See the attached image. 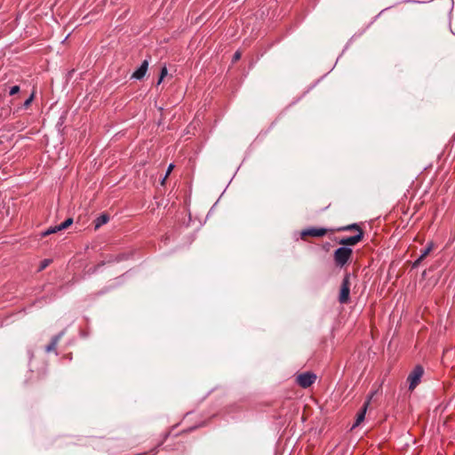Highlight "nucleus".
Wrapping results in <instances>:
<instances>
[{"instance_id": "f257e3e1", "label": "nucleus", "mask_w": 455, "mask_h": 455, "mask_svg": "<svg viewBox=\"0 0 455 455\" xmlns=\"http://www.w3.org/2000/svg\"><path fill=\"white\" fill-rule=\"evenodd\" d=\"M353 251L348 247L338 248L333 254L335 265L342 267L350 260Z\"/></svg>"}, {"instance_id": "f03ea898", "label": "nucleus", "mask_w": 455, "mask_h": 455, "mask_svg": "<svg viewBox=\"0 0 455 455\" xmlns=\"http://www.w3.org/2000/svg\"><path fill=\"white\" fill-rule=\"evenodd\" d=\"M350 274L347 273L341 282L339 294V302L340 304H347L350 301Z\"/></svg>"}, {"instance_id": "7ed1b4c3", "label": "nucleus", "mask_w": 455, "mask_h": 455, "mask_svg": "<svg viewBox=\"0 0 455 455\" xmlns=\"http://www.w3.org/2000/svg\"><path fill=\"white\" fill-rule=\"evenodd\" d=\"M424 369L421 365H416L412 371L409 374L407 380L409 382V389L413 390L419 383L423 376Z\"/></svg>"}, {"instance_id": "20e7f679", "label": "nucleus", "mask_w": 455, "mask_h": 455, "mask_svg": "<svg viewBox=\"0 0 455 455\" xmlns=\"http://www.w3.org/2000/svg\"><path fill=\"white\" fill-rule=\"evenodd\" d=\"M315 380L316 375L311 371L300 373L296 378L297 384L303 388L311 387Z\"/></svg>"}, {"instance_id": "39448f33", "label": "nucleus", "mask_w": 455, "mask_h": 455, "mask_svg": "<svg viewBox=\"0 0 455 455\" xmlns=\"http://www.w3.org/2000/svg\"><path fill=\"white\" fill-rule=\"evenodd\" d=\"M328 232H334V230L324 228H309L301 231L300 237L303 240H306L307 236L322 237Z\"/></svg>"}, {"instance_id": "423d86ee", "label": "nucleus", "mask_w": 455, "mask_h": 455, "mask_svg": "<svg viewBox=\"0 0 455 455\" xmlns=\"http://www.w3.org/2000/svg\"><path fill=\"white\" fill-rule=\"evenodd\" d=\"M363 239V231L359 230V233L353 236L343 237L341 239L337 240V243L342 247L353 246L361 242Z\"/></svg>"}, {"instance_id": "0eeeda50", "label": "nucleus", "mask_w": 455, "mask_h": 455, "mask_svg": "<svg viewBox=\"0 0 455 455\" xmlns=\"http://www.w3.org/2000/svg\"><path fill=\"white\" fill-rule=\"evenodd\" d=\"M72 223H73V219L72 218H68L64 222H62L61 224H60L58 226H55V227H51L48 229H46L45 231L42 232L41 236L44 237V236L50 235L52 234L57 233L58 231L66 229L69 226H71Z\"/></svg>"}, {"instance_id": "6e6552de", "label": "nucleus", "mask_w": 455, "mask_h": 455, "mask_svg": "<svg viewBox=\"0 0 455 455\" xmlns=\"http://www.w3.org/2000/svg\"><path fill=\"white\" fill-rule=\"evenodd\" d=\"M372 395H373V394H371L369 396V398L364 402V403L362 406V408L360 409V411L357 412L355 422L354 423L352 428H355V427H358L363 421V419L365 418L366 411L368 409V406L370 404V402H371V399Z\"/></svg>"}, {"instance_id": "1a4fd4ad", "label": "nucleus", "mask_w": 455, "mask_h": 455, "mask_svg": "<svg viewBox=\"0 0 455 455\" xmlns=\"http://www.w3.org/2000/svg\"><path fill=\"white\" fill-rule=\"evenodd\" d=\"M171 435H172L171 430L164 433L163 435L162 440L154 448H152L148 451L137 453L135 455H156L158 453L159 447H161L168 440V438L171 436Z\"/></svg>"}, {"instance_id": "9d476101", "label": "nucleus", "mask_w": 455, "mask_h": 455, "mask_svg": "<svg viewBox=\"0 0 455 455\" xmlns=\"http://www.w3.org/2000/svg\"><path fill=\"white\" fill-rule=\"evenodd\" d=\"M148 60H145L142 61L140 68L136 71L133 72V74L132 75V77L138 79V80L142 79L145 76V75L148 71Z\"/></svg>"}, {"instance_id": "9b49d317", "label": "nucleus", "mask_w": 455, "mask_h": 455, "mask_svg": "<svg viewBox=\"0 0 455 455\" xmlns=\"http://www.w3.org/2000/svg\"><path fill=\"white\" fill-rule=\"evenodd\" d=\"M62 335H63V331H61L60 333H59L52 338L51 342L45 347V351L47 353H51V352L56 353L57 345H58L60 339H61Z\"/></svg>"}, {"instance_id": "f8f14e48", "label": "nucleus", "mask_w": 455, "mask_h": 455, "mask_svg": "<svg viewBox=\"0 0 455 455\" xmlns=\"http://www.w3.org/2000/svg\"><path fill=\"white\" fill-rule=\"evenodd\" d=\"M109 220V216L106 213H102L100 214L98 218H96V220H94V228L95 229H98L100 228L102 225L108 223V221Z\"/></svg>"}, {"instance_id": "ddd939ff", "label": "nucleus", "mask_w": 455, "mask_h": 455, "mask_svg": "<svg viewBox=\"0 0 455 455\" xmlns=\"http://www.w3.org/2000/svg\"><path fill=\"white\" fill-rule=\"evenodd\" d=\"M333 230H334V232L335 231L340 232V231L356 230L357 233H359V230H363V229L361 228V227L358 224L354 223V224H350V225H347V226L338 228L333 229Z\"/></svg>"}, {"instance_id": "4468645a", "label": "nucleus", "mask_w": 455, "mask_h": 455, "mask_svg": "<svg viewBox=\"0 0 455 455\" xmlns=\"http://www.w3.org/2000/svg\"><path fill=\"white\" fill-rule=\"evenodd\" d=\"M81 443H77L82 446H92L93 449H96V445L99 443L96 438L90 439H79Z\"/></svg>"}, {"instance_id": "2eb2a0df", "label": "nucleus", "mask_w": 455, "mask_h": 455, "mask_svg": "<svg viewBox=\"0 0 455 455\" xmlns=\"http://www.w3.org/2000/svg\"><path fill=\"white\" fill-rule=\"evenodd\" d=\"M434 249V243L430 242L427 243V247L421 251V254L419 256V260H423Z\"/></svg>"}, {"instance_id": "dca6fc26", "label": "nucleus", "mask_w": 455, "mask_h": 455, "mask_svg": "<svg viewBox=\"0 0 455 455\" xmlns=\"http://www.w3.org/2000/svg\"><path fill=\"white\" fill-rule=\"evenodd\" d=\"M52 260L51 259H45L42 260L40 262V266L38 267V272H41L44 269H45L52 263Z\"/></svg>"}, {"instance_id": "f3484780", "label": "nucleus", "mask_w": 455, "mask_h": 455, "mask_svg": "<svg viewBox=\"0 0 455 455\" xmlns=\"http://www.w3.org/2000/svg\"><path fill=\"white\" fill-rule=\"evenodd\" d=\"M167 68L164 66L161 69V72H160V76H159V79H158V82L157 84H160L163 81V79L167 76Z\"/></svg>"}, {"instance_id": "a211bd4d", "label": "nucleus", "mask_w": 455, "mask_h": 455, "mask_svg": "<svg viewBox=\"0 0 455 455\" xmlns=\"http://www.w3.org/2000/svg\"><path fill=\"white\" fill-rule=\"evenodd\" d=\"M242 57V52L240 51H236L234 55H233V59H232V62L235 63L236 61H238Z\"/></svg>"}, {"instance_id": "6ab92c4d", "label": "nucleus", "mask_w": 455, "mask_h": 455, "mask_svg": "<svg viewBox=\"0 0 455 455\" xmlns=\"http://www.w3.org/2000/svg\"><path fill=\"white\" fill-rule=\"evenodd\" d=\"M33 100H34V93H32V94L30 95V97H29L28 100H25V102H24V104H23V107H24L25 108H28L30 106V104H31V102L33 101Z\"/></svg>"}, {"instance_id": "aec40b11", "label": "nucleus", "mask_w": 455, "mask_h": 455, "mask_svg": "<svg viewBox=\"0 0 455 455\" xmlns=\"http://www.w3.org/2000/svg\"><path fill=\"white\" fill-rule=\"evenodd\" d=\"M20 92V87L18 85H14L10 90V95H14Z\"/></svg>"}, {"instance_id": "412c9836", "label": "nucleus", "mask_w": 455, "mask_h": 455, "mask_svg": "<svg viewBox=\"0 0 455 455\" xmlns=\"http://www.w3.org/2000/svg\"><path fill=\"white\" fill-rule=\"evenodd\" d=\"M173 168H174V165H173L172 164H171L169 165V167H168L167 171H166L165 175H166V176H169V175L171 174L172 171L173 170Z\"/></svg>"}, {"instance_id": "4be33fe9", "label": "nucleus", "mask_w": 455, "mask_h": 455, "mask_svg": "<svg viewBox=\"0 0 455 455\" xmlns=\"http://www.w3.org/2000/svg\"><path fill=\"white\" fill-rule=\"evenodd\" d=\"M421 261H422V260H419V258H418V259H416V260L413 262V264H412V267H417L420 264V262H421Z\"/></svg>"}, {"instance_id": "5701e85b", "label": "nucleus", "mask_w": 455, "mask_h": 455, "mask_svg": "<svg viewBox=\"0 0 455 455\" xmlns=\"http://www.w3.org/2000/svg\"><path fill=\"white\" fill-rule=\"evenodd\" d=\"M167 178H168V176L164 175V177L162 179V180H161V185H162V186H164V185H165V182H166Z\"/></svg>"}, {"instance_id": "b1692460", "label": "nucleus", "mask_w": 455, "mask_h": 455, "mask_svg": "<svg viewBox=\"0 0 455 455\" xmlns=\"http://www.w3.org/2000/svg\"><path fill=\"white\" fill-rule=\"evenodd\" d=\"M329 246H330V243H326L323 245V248H324L325 250H327V251H328Z\"/></svg>"}, {"instance_id": "393cba45", "label": "nucleus", "mask_w": 455, "mask_h": 455, "mask_svg": "<svg viewBox=\"0 0 455 455\" xmlns=\"http://www.w3.org/2000/svg\"><path fill=\"white\" fill-rule=\"evenodd\" d=\"M164 450H165V451H169L170 449L168 448V446H165V447L164 448Z\"/></svg>"}]
</instances>
